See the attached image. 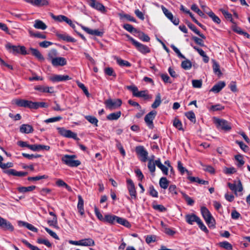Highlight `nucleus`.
<instances>
[{"mask_svg":"<svg viewBox=\"0 0 250 250\" xmlns=\"http://www.w3.org/2000/svg\"><path fill=\"white\" fill-rule=\"evenodd\" d=\"M0 228L4 230H8L12 232L14 230V227L12 224L7 220L0 216Z\"/></svg>","mask_w":250,"mask_h":250,"instance_id":"nucleus-11","label":"nucleus"},{"mask_svg":"<svg viewBox=\"0 0 250 250\" xmlns=\"http://www.w3.org/2000/svg\"><path fill=\"white\" fill-rule=\"evenodd\" d=\"M121 115V111H118L109 114L107 116V119L108 120H117Z\"/></svg>","mask_w":250,"mask_h":250,"instance_id":"nucleus-37","label":"nucleus"},{"mask_svg":"<svg viewBox=\"0 0 250 250\" xmlns=\"http://www.w3.org/2000/svg\"><path fill=\"white\" fill-rule=\"evenodd\" d=\"M219 245L220 247L227 250H231L232 249V246L231 244L227 241L220 242L219 243Z\"/></svg>","mask_w":250,"mask_h":250,"instance_id":"nucleus-46","label":"nucleus"},{"mask_svg":"<svg viewBox=\"0 0 250 250\" xmlns=\"http://www.w3.org/2000/svg\"><path fill=\"white\" fill-rule=\"evenodd\" d=\"M214 123L216 127L224 131H229L231 129L230 124L227 121L224 119L215 118Z\"/></svg>","mask_w":250,"mask_h":250,"instance_id":"nucleus-7","label":"nucleus"},{"mask_svg":"<svg viewBox=\"0 0 250 250\" xmlns=\"http://www.w3.org/2000/svg\"><path fill=\"white\" fill-rule=\"evenodd\" d=\"M57 130H58L60 134L63 137L69 138H73L76 140H79L77 137V134L71 131L70 130L65 129L63 127H58Z\"/></svg>","mask_w":250,"mask_h":250,"instance_id":"nucleus-9","label":"nucleus"},{"mask_svg":"<svg viewBox=\"0 0 250 250\" xmlns=\"http://www.w3.org/2000/svg\"><path fill=\"white\" fill-rule=\"evenodd\" d=\"M115 141L116 142V147L120 150L121 154L124 157L125 155V149H124V147H123L122 144L118 140H115Z\"/></svg>","mask_w":250,"mask_h":250,"instance_id":"nucleus-52","label":"nucleus"},{"mask_svg":"<svg viewBox=\"0 0 250 250\" xmlns=\"http://www.w3.org/2000/svg\"><path fill=\"white\" fill-rule=\"evenodd\" d=\"M116 61L118 64L121 66H125L130 67L131 66V64L129 62L127 61L123 60L120 58H117Z\"/></svg>","mask_w":250,"mask_h":250,"instance_id":"nucleus-50","label":"nucleus"},{"mask_svg":"<svg viewBox=\"0 0 250 250\" xmlns=\"http://www.w3.org/2000/svg\"><path fill=\"white\" fill-rule=\"evenodd\" d=\"M136 97H142L145 100H149L152 99V96L151 95L148 94L147 90H142L138 91L136 94H135Z\"/></svg>","mask_w":250,"mask_h":250,"instance_id":"nucleus-26","label":"nucleus"},{"mask_svg":"<svg viewBox=\"0 0 250 250\" xmlns=\"http://www.w3.org/2000/svg\"><path fill=\"white\" fill-rule=\"evenodd\" d=\"M191 9L195 12L197 13L200 16L202 17H204L205 15L203 12L199 9L198 6L195 4H192L191 5Z\"/></svg>","mask_w":250,"mask_h":250,"instance_id":"nucleus-55","label":"nucleus"},{"mask_svg":"<svg viewBox=\"0 0 250 250\" xmlns=\"http://www.w3.org/2000/svg\"><path fill=\"white\" fill-rule=\"evenodd\" d=\"M156 241V236L154 235H147L146 238V241L147 244L154 242Z\"/></svg>","mask_w":250,"mask_h":250,"instance_id":"nucleus-61","label":"nucleus"},{"mask_svg":"<svg viewBox=\"0 0 250 250\" xmlns=\"http://www.w3.org/2000/svg\"><path fill=\"white\" fill-rule=\"evenodd\" d=\"M20 130L22 133L28 134L33 132L34 129L31 125L28 124H23L21 126Z\"/></svg>","mask_w":250,"mask_h":250,"instance_id":"nucleus-24","label":"nucleus"},{"mask_svg":"<svg viewBox=\"0 0 250 250\" xmlns=\"http://www.w3.org/2000/svg\"><path fill=\"white\" fill-rule=\"evenodd\" d=\"M18 224L19 226H21L26 227V228L33 232H37L38 231V229L36 228H35L32 225L27 222L20 221L18 222Z\"/></svg>","mask_w":250,"mask_h":250,"instance_id":"nucleus-29","label":"nucleus"},{"mask_svg":"<svg viewBox=\"0 0 250 250\" xmlns=\"http://www.w3.org/2000/svg\"><path fill=\"white\" fill-rule=\"evenodd\" d=\"M81 246H93L95 245L94 240L91 238H85L81 240Z\"/></svg>","mask_w":250,"mask_h":250,"instance_id":"nucleus-31","label":"nucleus"},{"mask_svg":"<svg viewBox=\"0 0 250 250\" xmlns=\"http://www.w3.org/2000/svg\"><path fill=\"white\" fill-rule=\"evenodd\" d=\"M90 6L101 12H104L105 11V7L104 5L98 1H96V0H93L92 2H91Z\"/></svg>","mask_w":250,"mask_h":250,"instance_id":"nucleus-17","label":"nucleus"},{"mask_svg":"<svg viewBox=\"0 0 250 250\" xmlns=\"http://www.w3.org/2000/svg\"><path fill=\"white\" fill-rule=\"evenodd\" d=\"M161 96L160 93H158L156 96L155 100L154 103L151 104V107L155 109L157 108L161 104Z\"/></svg>","mask_w":250,"mask_h":250,"instance_id":"nucleus-35","label":"nucleus"},{"mask_svg":"<svg viewBox=\"0 0 250 250\" xmlns=\"http://www.w3.org/2000/svg\"><path fill=\"white\" fill-rule=\"evenodd\" d=\"M181 67L185 70H189L192 67L191 62L188 60L184 61L181 63Z\"/></svg>","mask_w":250,"mask_h":250,"instance_id":"nucleus-43","label":"nucleus"},{"mask_svg":"<svg viewBox=\"0 0 250 250\" xmlns=\"http://www.w3.org/2000/svg\"><path fill=\"white\" fill-rule=\"evenodd\" d=\"M139 38L140 40L144 42H148L150 41V38L146 34L143 32H141L139 34Z\"/></svg>","mask_w":250,"mask_h":250,"instance_id":"nucleus-64","label":"nucleus"},{"mask_svg":"<svg viewBox=\"0 0 250 250\" xmlns=\"http://www.w3.org/2000/svg\"><path fill=\"white\" fill-rule=\"evenodd\" d=\"M159 185L161 188L166 189L168 187L169 181L166 177H162L160 179Z\"/></svg>","mask_w":250,"mask_h":250,"instance_id":"nucleus-39","label":"nucleus"},{"mask_svg":"<svg viewBox=\"0 0 250 250\" xmlns=\"http://www.w3.org/2000/svg\"><path fill=\"white\" fill-rule=\"evenodd\" d=\"M185 116L191 122L195 123L196 122V117L194 113L192 111H190L185 113Z\"/></svg>","mask_w":250,"mask_h":250,"instance_id":"nucleus-44","label":"nucleus"},{"mask_svg":"<svg viewBox=\"0 0 250 250\" xmlns=\"http://www.w3.org/2000/svg\"><path fill=\"white\" fill-rule=\"evenodd\" d=\"M35 186H31L27 187H21L18 188V190L20 192L25 193L29 191H31L36 188Z\"/></svg>","mask_w":250,"mask_h":250,"instance_id":"nucleus-38","label":"nucleus"},{"mask_svg":"<svg viewBox=\"0 0 250 250\" xmlns=\"http://www.w3.org/2000/svg\"><path fill=\"white\" fill-rule=\"evenodd\" d=\"M156 114L157 112L155 110H152L147 114L145 117V121L150 129H153L154 128L153 121Z\"/></svg>","mask_w":250,"mask_h":250,"instance_id":"nucleus-10","label":"nucleus"},{"mask_svg":"<svg viewBox=\"0 0 250 250\" xmlns=\"http://www.w3.org/2000/svg\"><path fill=\"white\" fill-rule=\"evenodd\" d=\"M220 10L226 19L232 22H233L232 15L230 13H229L228 11H227L224 9H221Z\"/></svg>","mask_w":250,"mask_h":250,"instance_id":"nucleus-59","label":"nucleus"},{"mask_svg":"<svg viewBox=\"0 0 250 250\" xmlns=\"http://www.w3.org/2000/svg\"><path fill=\"white\" fill-rule=\"evenodd\" d=\"M228 185L230 189L234 191L236 196L238 195L237 192H241L243 189L242 183L240 180L238 181L237 185L230 183H229Z\"/></svg>","mask_w":250,"mask_h":250,"instance_id":"nucleus-14","label":"nucleus"},{"mask_svg":"<svg viewBox=\"0 0 250 250\" xmlns=\"http://www.w3.org/2000/svg\"><path fill=\"white\" fill-rule=\"evenodd\" d=\"M26 2L32 4L35 6L47 5L49 4L47 0H24Z\"/></svg>","mask_w":250,"mask_h":250,"instance_id":"nucleus-21","label":"nucleus"},{"mask_svg":"<svg viewBox=\"0 0 250 250\" xmlns=\"http://www.w3.org/2000/svg\"><path fill=\"white\" fill-rule=\"evenodd\" d=\"M135 151L139 156L140 160L143 162H146L148 159V152L144 146H137L135 148Z\"/></svg>","mask_w":250,"mask_h":250,"instance_id":"nucleus-8","label":"nucleus"},{"mask_svg":"<svg viewBox=\"0 0 250 250\" xmlns=\"http://www.w3.org/2000/svg\"><path fill=\"white\" fill-rule=\"evenodd\" d=\"M56 55V50H52L48 54V59L51 61L52 64L54 66H64L66 64L67 62L64 58L58 57H53Z\"/></svg>","mask_w":250,"mask_h":250,"instance_id":"nucleus-2","label":"nucleus"},{"mask_svg":"<svg viewBox=\"0 0 250 250\" xmlns=\"http://www.w3.org/2000/svg\"><path fill=\"white\" fill-rule=\"evenodd\" d=\"M235 159L238 162L237 166L238 167H240L244 164L245 162L243 160V157L242 155H236L235 156Z\"/></svg>","mask_w":250,"mask_h":250,"instance_id":"nucleus-56","label":"nucleus"},{"mask_svg":"<svg viewBox=\"0 0 250 250\" xmlns=\"http://www.w3.org/2000/svg\"><path fill=\"white\" fill-rule=\"evenodd\" d=\"M37 242L39 244H44L47 247H51V243L47 239H44L42 238H38L37 239Z\"/></svg>","mask_w":250,"mask_h":250,"instance_id":"nucleus-62","label":"nucleus"},{"mask_svg":"<svg viewBox=\"0 0 250 250\" xmlns=\"http://www.w3.org/2000/svg\"><path fill=\"white\" fill-rule=\"evenodd\" d=\"M34 27L38 29L45 30L47 28L46 25L42 21L36 20L35 21Z\"/></svg>","mask_w":250,"mask_h":250,"instance_id":"nucleus-30","label":"nucleus"},{"mask_svg":"<svg viewBox=\"0 0 250 250\" xmlns=\"http://www.w3.org/2000/svg\"><path fill=\"white\" fill-rule=\"evenodd\" d=\"M126 37L141 53L145 54L150 52V50L147 46L139 42L129 35H126Z\"/></svg>","mask_w":250,"mask_h":250,"instance_id":"nucleus-4","label":"nucleus"},{"mask_svg":"<svg viewBox=\"0 0 250 250\" xmlns=\"http://www.w3.org/2000/svg\"><path fill=\"white\" fill-rule=\"evenodd\" d=\"M13 102L18 106L27 107L31 109H37L40 107L46 108L48 106V104L45 102H33L20 99H15Z\"/></svg>","mask_w":250,"mask_h":250,"instance_id":"nucleus-1","label":"nucleus"},{"mask_svg":"<svg viewBox=\"0 0 250 250\" xmlns=\"http://www.w3.org/2000/svg\"><path fill=\"white\" fill-rule=\"evenodd\" d=\"M235 143L239 145L241 149L244 152H247L249 150V146L245 145L242 141H236Z\"/></svg>","mask_w":250,"mask_h":250,"instance_id":"nucleus-58","label":"nucleus"},{"mask_svg":"<svg viewBox=\"0 0 250 250\" xmlns=\"http://www.w3.org/2000/svg\"><path fill=\"white\" fill-rule=\"evenodd\" d=\"M156 164L164 175H167L168 168L162 164L160 159L156 160Z\"/></svg>","mask_w":250,"mask_h":250,"instance_id":"nucleus-27","label":"nucleus"},{"mask_svg":"<svg viewBox=\"0 0 250 250\" xmlns=\"http://www.w3.org/2000/svg\"><path fill=\"white\" fill-rule=\"evenodd\" d=\"M82 28L87 33L92 35H95L97 36H102L103 35V33L101 31H99L98 30H92L87 27H85L83 25H81Z\"/></svg>","mask_w":250,"mask_h":250,"instance_id":"nucleus-18","label":"nucleus"},{"mask_svg":"<svg viewBox=\"0 0 250 250\" xmlns=\"http://www.w3.org/2000/svg\"><path fill=\"white\" fill-rule=\"evenodd\" d=\"M47 223L50 226H53L55 228L58 229L59 227L58 226L57 218V217H53L52 220H48Z\"/></svg>","mask_w":250,"mask_h":250,"instance_id":"nucleus-60","label":"nucleus"},{"mask_svg":"<svg viewBox=\"0 0 250 250\" xmlns=\"http://www.w3.org/2000/svg\"><path fill=\"white\" fill-rule=\"evenodd\" d=\"M56 184L58 187H64L68 190L71 191V188L67 184H66L63 180L59 179L56 182Z\"/></svg>","mask_w":250,"mask_h":250,"instance_id":"nucleus-51","label":"nucleus"},{"mask_svg":"<svg viewBox=\"0 0 250 250\" xmlns=\"http://www.w3.org/2000/svg\"><path fill=\"white\" fill-rule=\"evenodd\" d=\"M29 149L34 151L41 150H48L50 149V146L42 145H30Z\"/></svg>","mask_w":250,"mask_h":250,"instance_id":"nucleus-22","label":"nucleus"},{"mask_svg":"<svg viewBox=\"0 0 250 250\" xmlns=\"http://www.w3.org/2000/svg\"><path fill=\"white\" fill-rule=\"evenodd\" d=\"M177 165V168L181 174H183L185 172H186L188 175L190 174V172L183 166V164L181 161H178Z\"/></svg>","mask_w":250,"mask_h":250,"instance_id":"nucleus-45","label":"nucleus"},{"mask_svg":"<svg viewBox=\"0 0 250 250\" xmlns=\"http://www.w3.org/2000/svg\"><path fill=\"white\" fill-rule=\"evenodd\" d=\"M123 28L130 33L137 32V29L130 24H125L123 25Z\"/></svg>","mask_w":250,"mask_h":250,"instance_id":"nucleus-54","label":"nucleus"},{"mask_svg":"<svg viewBox=\"0 0 250 250\" xmlns=\"http://www.w3.org/2000/svg\"><path fill=\"white\" fill-rule=\"evenodd\" d=\"M122 101L119 99L114 100L108 99L105 102L106 107L112 110L120 107L122 104Z\"/></svg>","mask_w":250,"mask_h":250,"instance_id":"nucleus-12","label":"nucleus"},{"mask_svg":"<svg viewBox=\"0 0 250 250\" xmlns=\"http://www.w3.org/2000/svg\"><path fill=\"white\" fill-rule=\"evenodd\" d=\"M162 10L165 15L175 25H178L179 20L178 18L174 17L172 13L169 11L163 5L161 6Z\"/></svg>","mask_w":250,"mask_h":250,"instance_id":"nucleus-13","label":"nucleus"},{"mask_svg":"<svg viewBox=\"0 0 250 250\" xmlns=\"http://www.w3.org/2000/svg\"><path fill=\"white\" fill-rule=\"evenodd\" d=\"M188 26L192 31H193L195 33L199 36L201 38H202L203 39H206L205 36L204 34L201 33L197 29V28L194 25L191 23H188Z\"/></svg>","mask_w":250,"mask_h":250,"instance_id":"nucleus-33","label":"nucleus"},{"mask_svg":"<svg viewBox=\"0 0 250 250\" xmlns=\"http://www.w3.org/2000/svg\"><path fill=\"white\" fill-rule=\"evenodd\" d=\"M126 184L127 188L130 196V197H127V198L129 200H136L137 199V191L133 181L130 179H127L126 180Z\"/></svg>","mask_w":250,"mask_h":250,"instance_id":"nucleus-6","label":"nucleus"},{"mask_svg":"<svg viewBox=\"0 0 250 250\" xmlns=\"http://www.w3.org/2000/svg\"><path fill=\"white\" fill-rule=\"evenodd\" d=\"M201 211L207 224L209 226H214V219L208 209L206 207H203L201 208Z\"/></svg>","mask_w":250,"mask_h":250,"instance_id":"nucleus-5","label":"nucleus"},{"mask_svg":"<svg viewBox=\"0 0 250 250\" xmlns=\"http://www.w3.org/2000/svg\"><path fill=\"white\" fill-rule=\"evenodd\" d=\"M71 80L68 75H54L50 78V80L52 82H59Z\"/></svg>","mask_w":250,"mask_h":250,"instance_id":"nucleus-15","label":"nucleus"},{"mask_svg":"<svg viewBox=\"0 0 250 250\" xmlns=\"http://www.w3.org/2000/svg\"><path fill=\"white\" fill-rule=\"evenodd\" d=\"M188 179L192 182H197L202 185H207L208 183V181L200 179L198 177L189 176Z\"/></svg>","mask_w":250,"mask_h":250,"instance_id":"nucleus-40","label":"nucleus"},{"mask_svg":"<svg viewBox=\"0 0 250 250\" xmlns=\"http://www.w3.org/2000/svg\"><path fill=\"white\" fill-rule=\"evenodd\" d=\"M208 16L210 18H211V19L212 20V21L217 23V24H219L221 22V20L220 19H219V18L216 15H215V14L212 12H209L208 13Z\"/></svg>","mask_w":250,"mask_h":250,"instance_id":"nucleus-48","label":"nucleus"},{"mask_svg":"<svg viewBox=\"0 0 250 250\" xmlns=\"http://www.w3.org/2000/svg\"><path fill=\"white\" fill-rule=\"evenodd\" d=\"M105 74L108 76H113L114 78L116 77V75L114 72L113 69L111 67H107L104 69Z\"/></svg>","mask_w":250,"mask_h":250,"instance_id":"nucleus-63","label":"nucleus"},{"mask_svg":"<svg viewBox=\"0 0 250 250\" xmlns=\"http://www.w3.org/2000/svg\"><path fill=\"white\" fill-rule=\"evenodd\" d=\"M116 222L127 228H130L131 227L130 223L126 219L117 216Z\"/></svg>","mask_w":250,"mask_h":250,"instance_id":"nucleus-34","label":"nucleus"},{"mask_svg":"<svg viewBox=\"0 0 250 250\" xmlns=\"http://www.w3.org/2000/svg\"><path fill=\"white\" fill-rule=\"evenodd\" d=\"M181 194L183 197V198L185 199L186 201L187 204L189 206H192L193 204L194 203V200L191 199L190 197H189L187 194H186L185 192H183L182 191L181 192Z\"/></svg>","mask_w":250,"mask_h":250,"instance_id":"nucleus-49","label":"nucleus"},{"mask_svg":"<svg viewBox=\"0 0 250 250\" xmlns=\"http://www.w3.org/2000/svg\"><path fill=\"white\" fill-rule=\"evenodd\" d=\"M226 85V83L223 81H220L215 84L210 90V91L214 93L219 92Z\"/></svg>","mask_w":250,"mask_h":250,"instance_id":"nucleus-19","label":"nucleus"},{"mask_svg":"<svg viewBox=\"0 0 250 250\" xmlns=\"http://www.w3.org/2000/svg\"><path fill=\"white\" fill-rule=\"evenodd\" d=\"M51 17L52 19H53L54 20L59 21V22H62L65 21L66 22V21L67 19V17L64 16V15H59V16H55L53 14H51Z\"/></svg>","mask_w":250,"mask_h":250,"instance_id":"nucleus-42","label":"nucleus"},{"mask_svg":"<svg viewBox=\"0 0 250 250\" xmlns=\"http://www.w3.org/2000/svg\"><path fill=\"white\" fill-rule=\"evenodd\" d=\"M5 47L11 53H19V46L13 45L8 42L5 45Z\"/></svg>","mask_w":250,"mask_h":250,"instance_id":"nucleus-28","label":"nucleus"},{"mask_svg":"<svg viewBox=\"0 0 250 250\" xmlns=\"http://www.w3.org/2000/svg\"><path fill=\"white\" fill-rule=\"evenodd\" d=\"M186 220L189 224L192 225L193 223L196 222L197 223L200 218L195 214H188L185 216Z\"/></svg>","mask_w":250,"mask_h":250,"instance_id":"nucleus-23","label":"nucleus"},{"mask_svg":"<svg viewBox=\"0 0 250 250\" xmlns=\"http://www.w3.org/2000/svg\"><path fill=\"white\" fill-rule=\"evenodd\" d=\"M34 89L41 92L50 93L53 92V87L49 86H44L43 85H36L35 86Z\"/></svg>","mask_w":250,"mask_h":250,"instance_id":"nucleus-20","label":"nucleus"},{"mask_svg":"<svg viewBox=\"0 0 250 250\" xmlns=\"http://www.w3.org/2000/svg\"><path fill=\"white\" fill-rule=\"evenodd\" d=\"M117 218V216L115 215L106 214L104 217V222L114 224L115 222H116Z\"/></svg>","mask_w":250,"mask_h":250,"instance_id":"nucleus-25","label":"nucleus"},{"mask_svg":"<svg viewBox=\"0 0 250 250\" xmlns=\"http://www.w3.org/2000/svg\"><path fill=\"white\" fill-rule=\"evenodd\" d=\"M85 119L89 123L94 125L95 126H98V119L93 116L87 115L85 116Z\"/></svg>","mask_w":250,"mask_h":250,"instance_id":"nucleus-41","label":"nucleus"},{"mask_svg":"<svg viewBox=\"0 0 250 250\" xmlns=\"http://www.w3.org/2000/svg\"><path fill=\"white\" fill-rule=\"evenodd\" d=\"M156 160H155L154 161H152V160L150 159L148 161L147 167L150 172L151 173L152 175H154V172L155 171L156 169Z\"/></svg>","mask_w":250,"mask_h":250,"instance_id":"nucleus-36","label":"nucleus"},{"mask_svg":"<svg viewBox=\"0 0 250 250\" xmlns=\"http://www.w3.org/2000/svg\"><path fill=\"white\" fill-rule=\"evenodd\" d=\"M5 172L9 175H13L18 177H23L28 174L27 172L18 171L14 169H10L7 170Z\"/></svg>","mask_w":250,"mask_h":250,"instance_id":"nucleus-16","label":"nucleus"},{"mask_svg":"<svg viewBox=\"0 0 250 250\" xmlns=\"http://www.w3.org/2000/svg\"><path fill=\"white\" fill-rule=\"evenodd\" d=\"M149 193L153 197L157 198L158 197V192L155 189L153 185H150L149 187Z\"/></svg>","mask_w":250,"mask_h":250,"instance_id":"nucleus-57","label":"nucleus"},{"mask_svg":"<svg viewBox=\"0 0 250 250\" xmlns=\"http://www.w3.org/2000/svg\"><path fill=\"white\" fill-rule=\"evenodd\" d=\"M119 16L121 18H124L126 19L129 21L136 22V20L133 17L130 16L129 14L120 13L119 14Z\"/></svg>","mask_w":250,"mask_h":250,"instance_id":"nucleus-53","label":"nucleus"},{"mask_svg":"<svg viewBox=\"0 0 250 250\" xmlns=\"http://www.w3.org/2000/svg\"><path fill=\"white\" fill-rule=\"evenodd\" d=\"M30 50L31 51V54L36 57L39 60L44 61V59L40 52L37 49L30 48Z\"/></svg>","mask_w":250,"mask_h":250,"instance_id":"nucleus-32","label":"nucleus"},{"mask_svg":"<svg viewBox=\"0 0 250 250\" xmlns=\"http://www.w3.org/2000/svg\"><path fill=\"white\" fill-rule=\"evenodd\" d=\"M76 158L75 155H64L61 159L62 161L66 165L70 167H77L81 165V162L79 160H75Z\"/></svg>","mask_w":250,"mask_h":250,"instance_id":"nucleus-3","label":"nucleus"},{"mask_svg":"<svg viewBox=\"0 0 250 250\" xmlns=\"http://www.w3.org/2000/svg\"><path fill=\"white\" fill-rule=\"evenodd\" d=\"M48 178V176L46 175H39L35 177H28L27 180L29 181H38L42 179H47Z\"/></svg>","mask_w":250,"mask_h":250,"instance_id":"nucleus-47","label":"nucleus"}]
</instances>
